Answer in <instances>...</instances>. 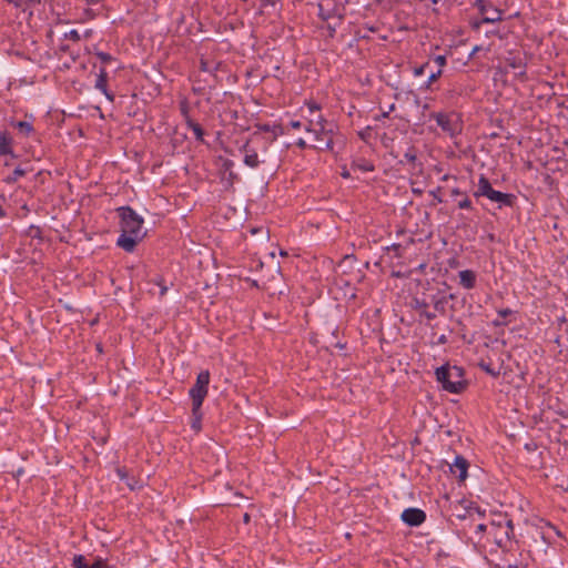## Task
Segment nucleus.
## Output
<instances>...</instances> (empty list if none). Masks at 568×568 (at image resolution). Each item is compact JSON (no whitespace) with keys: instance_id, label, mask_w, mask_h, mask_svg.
Returning a JSON list of instances; mask_svg holds the SVG:
<instances>
[{"instance_id":"f257e3e1","label":"nucleus","mask_w":568,"mask_h":568,"mask_svg":"<svg viewBox=\"0 0 568 568\" xmlns=\"http://www.w3.org/2000/svg\"><path fill=\"white\" fill-rule=\"evenodd\" d=\"M115 213L121 229L116 246L126 253H133L138 244L148 235V231H143L144 219L130 205L116 207Z\"/></svg>"},{"instance_id":"f03ea898","label":"nucleus","mask_w":568,"mask_h":568,"mask_svg":"<svg viewBox=\"0 0 568 568\" xmlns=\"http://www.w3.org/2000/svg\"><path fill=\"white\" fill-rule=\"evenodd\" d=\"M254 139L246 141L239 150L243 153V163L251 169H261V181L268 184V180L275 175L277 165L267 158L268 148L264 143L262 153L252 145Z\"/></svg>"},{"instance_id":"7ed1b4c3","label":"nucleus","mask_w":568,"mask_h":568,"mask_svg":"<svg viewBox=\"0 0 568 568\" xmlns=\"http://www.w3.org/2000/svg\"><path fill=\"white\" fill-rule=\"evenodd\" d=\"M465 374L463 366L452 365L449 362L435 369L436 382L443 390L450 394H462L468 388L469 382L465 378Z\"/></svg>"},{"instance_id":"20e7f679","label":"nucleus","mask_w":568,"mask_h":568,"mask_svg":"<svg viewBox=\"0 0 568 568\" xmlns=\"http://www.w3.org/2000/svg\"><path fill=\"white\" fill-rule=\"evenodd\" d=\"M476 199L487 197L491 202L498 204V209L504 206L514 207L517 203V196L513 193H504L493 187L489 179L485 174H480L478 179L477 190L473 194Z\"/></svg>"},{"instance_id":"39448f33","label":"nucleus","mask_w":568,"mask_h":568,"mask_svg":"<svg viewBox=\"0 0 568 568\" xmlns=\"http://www.w3.org/2000/svg\"><path fill=\"white\" fill-rule=\"evenodd\" d=\"M487 541L496 545L505 556L514 550V545L519 544L516 539L514 524L499 525L498 528L489 527Z\"/></svg>"},{"instance_id":"423d86ee","label":"nucleus","mask_w":568,"mask_h":568,"mask_svg":"<svg viewBox=\"0 0 568 568\" xmlns=\"http://www.w3.org/2000/svg\"><path fill=\"white\" fill-rule=\"evenodd\" d=\"M417 286L420 287L416 290L415 293L410 295L408 306L410 310L417 312V311H424L425 308H430L432 306V300H436L437 293L439 292V288L432 286L429 281H417Z\"/></svg>"},{"instance_id":"0eeeda50","label":"nucleus","mask_w":568,"mask_h":568,"mask_svg":"<svg viewBox=\"0 0 568 568\" xmlns=\"http://www.w3.org/2000/svg\"><path fill=\"white\" fill-rule=\"evenodd\" d=\"M430 118L435 119L437 125L450 138L460 134L463 131L464 122L459 112H437L432 113Z\"/></svg>"},{"instance_id":"6e6552de","label":"nucleus","mask_w":568,"mask_h":568,"mask_svg":"<svg viewBox=\"0 0 568 568\" xmlns=\"http://www.w3.org/2000/svg\"><path fill=\"white\" fill-rule=\"evenodd\" d=\"M211 374L207 369L201 371L195 379L194 385L189 389V396L192 403L203 404L207 394Z\"/></svg>"},{"instance_id":"1a4fd4ad","label":"nucleus","mask_w":568,"mask_h":568,"mask_svg":"<svg viewBox=\"0 0 568 568\" xmlns=\"http://www.w3.org/2000/svg\"><path fill=\"white\" fill-rule=\"evenodd\" d=\"M474 6L483 16V23H496L503 20V11L494 7L491 2H487L486 0H476Z\"/></svg>"},{"instance_id":"9d476101","label":"nucleus","mask_w":568,"mask_h":568,"mask_svg":"<svg viewBox=\"0 0 568 568\" xmlns=\"http://www.w3.org/2000/svg\"><path fill=\"white\" fill-rule=\"evenodd\" d=\"M222 165L220 172L221 182L224 184L225 190L233 189L234 183L240 181L237 173L233 171L234 162L231 159L222 158Z\"/></svg>"},{"instance_id":"9b49d317","label":"nucleus","mask_w":568,"mask_h":568,"mask_svg":"<svg viewBox=\"0 0 568 568\" xmlns=\"http://www.w3.org/2000/svg\"><path fill=\"white\" fill-rule=\"evenodd\" d=\"M503 62L506 68L518 70L516 73L518 78H526L527 62L519 51H508L504 57Z\"/></svg>"},{"instance_id":"f8f14e48","label":"nucleus","mask_w":568,"mask_h":568,"mask_svg":"<svg viewBox=\"0 0 568 568\" xmlns=\"http://www.w3.org/2000/svg\"><path fill=\"white\" fill-rule=\"evenodd\" d=\"M426 513L416 507H408L400 515L402 521L408 527H419L426 521Z\"/></svg>"},{"instance_id":"ddd939ff","label":"nucleus","mask_w":568,"mask_h":568,"mask_svg":"<svg viewBox=\"0 0 568 568\" xmlns=\"http://www.w3.org/2000/svg\"><path fill=\"white\" fill-rule=\"evenodd\" d=\"M34 168L31 163V161H22L20 162L12 172L4 175L2 178V182L6 184H14L17 181H19L21 178L26 176L27 174L33 172Z\"/></svg>"},{"instance_id":"4468645a","label":"nucleus","mask_w":568,"mask_h":568,"mask_svg":"<svg viewBox=\"0 0 568 568\" xmlns=\"http://www.w3.org/2000/svg\"><path fill=\"white\" fill-rule=\"evenodd\" d=\"M469 462L463 455H456L454 463L449 465L450 473L463 484L468 477Z\"/></svg>"},{"instance_id":"2eb2a0df","label":"nucleus","mask_w":568,"mask_h":568,"mask_svg":"<svg viewBox=\"0 0 568 568\" xmlns=\"http://www.w3.org/2000/svg\"><path fill=\"white\" fill-rule=\"evenodd\" d=\"M30 121H21L16 119H10L9 124L12 129L17 131V133L22 138H29L36 133V129L33 126L34 118L30 115Z\"/></svg>"},{"instance_id":"dca6fc26","label":"nucleus","mask_w":568,"mask_h":568,"mask_svg":"<svg viewBox=\"0 0 568 568\" xmlns=\"http://www.w3.org/2000/svg\"><path fill=\"white\" fill-rule=\"evenodd\" d=\"M13 138L8 131H0V155H9L11 159H18L12 149Z\"/></svg>"},{"instance_id":"f3484780","label":"nucleus","mask_w":568,"mask_h":568,"mask_svg":"<svg viewBox=\"0 0 568 568\" xmlns=\"http://www.w3.org/2000/svg\"><path fill=\"white\" fill-rule=\"evenodd\" d=\"M203 404L192 403L191 409V429L194 430L195 434H199L202 430V412Z\"/></svg>"},{"instance_id":"a211bd4d","label":"nucleus","mask_w":568,"mask_h":568,"mask_svg":"<svg viewBox=\"0 0 568 568\" xmlns=\"http://www.w3.org/2000/svg\"><path fill=\"white\" fill-rule=\"evenodd\" d=\"M318 18L323 21H328L332 18L338 19V24L344 20V14L339 12L338 6L334 3V6L329 9H326L324 4H318Z\"/></svg>"},{"instance_id":"6ab92c4d","label":"nucleus","mask_w":568,"mask_h":568,"mask_svg":"<svg viewBox=\"0 0 568 568\" xmlns=\"http://www.w3.org/2000/svg\"><path fill=\"white\" fill-rule=\"evenodd\" d=\"M115 473L121 480L125 481L126 486L131 490H135L142 487L139 479H136L134 476H129L126 467H116Z\"/></svg>"},{"instance_id":"aec40b11","label":"nucleus","mask_w":568,"mask_h":568,"mask_svg":"<svg viewBox=\"0 0 568 568\" xmlns=\"http://www.w3.org/2000/svg\"><path fill=\"white\" fill-rule=\"evenodd\" d=\"M459 276V284L471 290L476 286V278L477 275L473 270H463L458 274Z\"/></svg>"},{"instance_id":"412c9836","label":"nucleus","mask_w":568,"mask_h":568,"mask_svg":"<svg viewBox=\"0 0 568 568\" xmlns=\"http://www.w3.org/2000/svg\"><path fill=\"white\" fill-rule=\"evenodd\" d=\"M450 195L453 197L462 196V201H458V203H457V206L460 210H468V211H474L475 210V207L473 205V202L470 201V199L468 197L466 192L459 190L458 187H454L450 191Z\"/></svg>"},{"instance_id":"4be33fe9","label":"nucleus","mask_w":568,"mask_h":568,"mask_svg":"<svg viewBox=\"0 0 568 568\" xmlns=\"http://www.w3.org/2000/svg\"><path fill=\"white\" fill-rule=\"evenodd\" d=\"M430 302H432L433 310L436 313H438L440 315H445L446 314L447 304H448V297H445V292L439 290V292L437 293L436 300H432Z\"/></svg>"},{"instance_id":"5701e85b","label":"nucleus","mask_w":568,"mask_h":568,"mask_svg":"<svg viewBox=\"0 0 568 568\" xmlns=\"http://www.w3.org/2000/svg\"><path fill=\"white\" fill-rule=\"evenodd\" d=\"M255 126L260 132L273 133L272 141H274L277 136L283 135L285 133L284 128L281 123H276V124L257 123Z\"/></svg>"},{"instance_id":"b1692460","label":"nucleus","mask_w":568,"mask_h":568,"mask_svg":"<svg viewBox=\"0 0 568 568\" xmlns=\"http://www.w3.org/2000/svg\"><path fill=\"white\" fill-rule=\"evenodd\" d=\"M351 169L354 171L373 172L375 171V165L372 161L365 158H356L351 162Z\"/></svg>"},{"instance_id":"393cba45","label":"nucleus","mask_w":568,"mask_h":568,"mask_svg":"<svg viewBox=\"0 0 568 568\" xmlns=\"http://www.w3.org/2000/svg\"><path fill=\"white\" fill-rule=\"evenodd\" d=\"M305 131L314 133L315 140L320 143L323 142L326 132H332V128H326V125L314 128V120H308Z\"/></svg>"},{"instance_id":"a878e982","label":"nucleus","mask_w":568,"mask_h":568,"mask_svg":"<svg viewBox=\"0 0 568 568\" xmlns=\"http://www.w3.org/2000/svg\"><path fill=\"white\" fill-rule=\"evenodd\" d=\"M327 331L331 334V339H329V345L331 346H333L335 348H338V349H346L347 348V343L346 342H341L338 339L339 327L337 325H335V326H327Z\"/></svg>"},{"instance_id":"bb28decb","label":"nucleus","mask_w":568,"mask_h":568,"mask_svg":"<svg viewBox=\"0 0 568 568\" xmlns=\"http://www.w3.org/2000/svg\"><path fill=\"white\" fill-rule=\"evenodd\" d=\"M186 126H187V129L192 130V132L194 133L195 140L197 142L207 144L206 141L204 140L205 130L202 128V125L200 123H197L193 119H187Z\"/></svg>"},{"instance_id":"cd10ccee","label":"nucleus","mask_w":568,"mask_h":568,"mask_svg":"<svg viewBox=\"0 0 568 568\" xmlns=\"http://www.w3.org/2000/svg\"><path fill=\"white\" fill-rule=\"evenodd\" d=\"M416 313L418 315L417 322L419 324H425L426 326L434 328V326L430 325V322L437 316V313L434 310L430 311L429 308H425L424 311H417Z\"/></svg>"},{"instance_id":"c85d7f7f","label":"nucleus","mask_w":568,"mask_h":568,"mask_svg":"<svg viewBox=\"0 0 568 568\" xmlns=\"http://www.w3.org/2000/svg\"><path fill=\"white\" fill-rule=\"evenodd\" d=\"M405 163H408L412 165L413 169L417 165V151L414 145H410L407 151L404 153V159L398 161L399 165H405Z\"/></svg>"},{"instance_id":"c756f323","label":"nucleus","mask_w":568,"mask_h":568,"mask_svg":"<svg viewBox=\"0 0 568 568\" xmlns=\"http://www.w3.org/2000/svg\"><path fill=\"white\" fill-rule=\"evenodd\" d=\"M221 65H222V62L217 61L212 67L206 59L201 58L199 69H200V71L207 72V73L212 74L214 78H216V72L220 70Z\"/></svg>"},{"instance_id":"7c9ffc66","label":"nucleus","mask_w":568,"mask_h":568,"mask_svg":"<svg viewBox=\"0 0 568 568\" xmlns=\"http://www.w3.org/2000/svg\"><path fill=\"white\" fill-rule=\"evenodd\" d=\"M478 367L485 372L487 375L491 376L493 378H497L499 377L500 375V368L501 366H499L498 368H496L491 362H486L484 359H481L479 363H478Z\"/></svg>"},{"instance_id":"2f4dec72","label":"nucleus","mask_w":568,"mask_h":568,"mask_svg":"<svg viewBox=\"0 0 568 568\" xmlns=\"http://www.w3.org/2000/svg\"><path fill=\"white\" fill-rule=\"evenodd\" d=\"M108 79L109 75L105 68L101 67L95 80L94 88L99 91H105V89L108 88Z\"/></svg>"},{"instance_id":"473e14b6","label":"nucleus","mask_w":568,"mask_h":568,"mask_svg":"<svg viewBox=\"0 0 568 568\" xmlns=\"http://www.w3.org/2000/svg\"><path fill=\"white\" fill-rule=\"evenodd\" d=\"M468 509L470 511V521H475V516L479 519H484L486 517V509H481L475 501L468 500Z\"/></svg>"},{"instance_id":"72a5a7b5","label":"nucleus","mask_w":568,"mask_h":568,"mask_svg":"<svg viewBox=\"0 0 568 568\" xmlns=\"http://www.w3.org/2000/svg\"><path fill=\"white\" fill-rule=\"evenodd\" d=\"M514 524L513 519L508 516V514H499L497 516V519H491L489 523V527L491 528H498L499 525H508Z\"/></svg>"},{"instance_id":"f704fd0d","label":"nucleus","mask_w":568,"mask_h":568,"mask_svg":"<svg viewBox=\"0 0 568 568\" xmlns=\"http://www.w3.org/2000/svg\"><path fill=\"white\" fill-rule=\"evenodd\" d=\"M24 235L31 239H37L40 242H43L42 229L38 225H30L26 231Z\"/></svg>"},{"instance_id":"c9c22d12","label":"nucleus","mask_w":568,"mask_h":568,"mask_svg":"<svg viewBox=\"0 0 568 568\" xmlns=\"http://www.w3.org/2000/svg\"><path fill=\"white\" fill-rule=\"evenodd\" d=\"M463 509L458 513H454V516L459 520H468L470 518V511L468 509V500L462 499L458 501Z\"/></svg>"},{"instance_id":"e433bc0d","label":"nucleus","mask_w":568,"mask_h":568,"mask_svg":"<svg viewBox=\"0 0 568 568\" xmlns=\"http://www.w3.org/2000/svg\"><path fill=\"white\" fill-rule=\"evenodd\" d=\"M72 567L73 568H90V564L88 562L84 555L77 554L72 558Z\"/></svg>"},{"instance_id":"4c0bfd02","label":"nucleus","mask_w":568,"mask_h":568,"mask_svg":"<svg viewBox=\"0 0 568 568\" xmlns=\"http://www.w3.org/2000/svg\"><path fill=\"white\" fill-rule=\"evenodd\" d=\"M450 320L454 321L456 324L457 334L460 336V338L463 341H466V332H467L466 324L462 321V318H454L453 315L450 316Z\"/></svg>"},{"instance_id":"58836bf2","label":"nucleus","mask_w":568,"mask_h":568,"mask_svg":"<svg viewBox=\"0 0 568 568\" xmlns=\"http://www.w3.org/2000/svg\"><path fill=\"white\" fill-rule=\"evenodd\" d=\"M314 149H317L320 151H329L334 153V140L333 138H328L326 140L323 139V142H320L318 145L313 146Z\"/></svg>"},{"instance_id":"ea45409f","label":"nucleus","mask_w":568,"mask_h":568,"mask_svg":"<svg viewBox=\"0 0 568 568\" xmlns=\"http://www.w3.org/2000/svg\"><path fill=\"white\" fill-rule=\"evenodd\" d=\"M151 283L160 287V297H163L166 294L168 286L165 285V281L162 275H156L154 278L151 280Z\"/></svg>"},{"instance_id":"a19ab883","label":"nucleus","mask_w":568,"mask_h":568,"mask_svg":"<svg viewBox=\"0 0 568 568\" xmlns=\"http://www.w3.org/2000/svg\"><path fill=\"white\" fill-rule=\"evenodd\" d=\"M442 69H438L436 72H432L425 84L420 85V89H432L433 83H435L442 77Z\"/></svg>"},{"instance_id":"79ce46f5","label":"nucleus","mask_w":568,"mask_h":568,"mask_svg":"<svg viewBox=\"0 0 568 568\" xmlns=\"http://www.w3.org/2000/svg\"><path fill=\"white\" fill-rule=\"evenodd\" d=\"M90 568H113V566L109 565L108 559L97 556L90 565Z\"/></svg>"},{"instance_id":"37998d69","label":"nucleus","mask_w":568,"mask_h":568,"mask_svg":"<svg viewBox=\"0 0 568 568\" xmlns=\"http://www.w3.org/2000/svg\"><path fill=\"white\" fill-rule=\"evenodd\" d=\"M387 252H394V255L392 257L399 258L403 256L404 247L399 243H394L387 247H385Z\"/></svg>"},{"instance_id":"c03bdc74","label":"nucleus","mask_w":568,"mask_h":568,"mask_svg":"<svg viewBox=\"0 0 568 568\" xmlns=\"http://www.w3.org/2000/svg\"><path fill=\"white\" fill-rule=\"evenodd\" d=\"M95 55L102 64H108L115 60L114 57H112L110 53L103 51H97Z\"/></svg>"},{"instance_id":"a18cd8bd","label":"nucleus","mask_w":568,"mask_h":568,"mask_svg":"<svg viewBox=\"0 0 568 568\" xmlns=\"http://www.w3.org/2000/svg\"><path fill=\"white\" fill-rule=\"evenodd\" d=\"M63 39L79 42L81 40V37H80V33L78 32V30L72 29L69 32L64 33Z\"/></svg>"},{"instance_id":"49530a36","label":"nucleus","mask_w":568,"mask_h":568,"mask_svg":"<svg viewBox=\"0 0 568 568\" xmlns=\"http://www.w3.org/2000/svg\"><path fill=\"white\" fill-rule=\"evenodd\" d=\"M180 111L184 118L185 124H187V119H192V118L190 115V108H189V104L186 101H183L180 103Z\"/></svg>"},{"instance_id":"de8ad7c7","label":"nucleus","mask_w":568,"mask_h":568,"mask_svg":"<svg viewBox=\"0 0 568 568\" xmlns=\"http://www.w3.org/2000/svg\"><path fill=\"white\" fill-rule=\"evenodd\" d=\"M442 190H443L442 186H437L435 190H430L428 192L429 195L433 196L434 201H436V203H443L444 202L443 197L440 196Z\"/></svg>"},{"instance_id":"09e8293b","label":"nucleus","mask_w":568,"mask_h":568,"mask_svg":"<svg viewBox=\"0 0 568 568\" xmlns=\"http://www.w3.org/2000/svg\"><path fill=\"white\" fill-rule=\"evenodd\" d=\"M428 67H429V62H425L418 67H415L413 70L414 75L415 77L423 75Z\"/></svg>"},{"instance_id":"8fccbe9b","label":"nucleus","mask_w":568,"mask_h":568,"mask_svg":"<svg viewBox=\"0 0 568 568\" xmlns=\"http://www.w3.org/2000/svg\"><path fill=\"white\" fill-rule=\"evenodd\" d=\"M313 120H314V128H321L322 125H326V128H328V122L322 114H318Z\"/></svg>"},{"instance_id":"3c124183","label":"nucleus","mask_w":568,"mask_h":568,"mask_svg":"<svg viewBox=\"0 0 568 568\" xmlns=\"http://www.w3.org/2000/svg\"><path fill=\"white\" fill-rule=\"evenodd\" d=\"M306 105H307L311 114H314L315 112L321 110V105L317 102H315L314 100L307 101Z\"/></svg>"},{"instance_id":"603ef678","label":"nucleus","mask_w":568,"mask_h":568,"mask_svg":"<svg viewBox=\"0 0 568 568\" xmlns=\"http://www.w3.org/2000/svg\"><path fill=\"white\" fill-rule=\"evenodd\" d=\"M434 61L438 64L439 69L447 64V58L445 54H439L434 58Z\"/></svg>"},{"instance_id":"864d4df0","label":"nucleus","mask_w":568,"mask_h":568,"mask_svg":"<svg viewBox=\"0 0 568 568\" xmlns=\"http://www.w3.org/2000/svg\"><path fill=\"white\" fill-rule=\"evenodd\" d=\"M448 337L445 334L437 336L436 341L433 342L435 345H446L448 343Z\"/></svg>"},{"instance_id":"5fc2aeb1","label":"nucleus","mask_w":568,"mask_h":568,"mask_svg":"<svg viewBox=\"0 0 568 568\" xmlns=\"http://www.w3.org/2000/svg\"><path fill=\"white\" fill-rule=\"evenodd\" d=\"M488 530H489V525H486V524H478L476 526V530L475 532L476 534H484V532H487L488 534Z\"/></svg>"},{"instance_id":"6e6d98bb","label":"nucleus","mask_w":568,"mask_h":568,"mask_svg":"<svg viewBox=\"0 0 568 568\" xmlns=\"http://www.w3.org/2000/svg\"><path fill=\"white\" fill-rule=\"evenodd\" d=\"M514 313L510 308H501L497 311L498 316L506 318L507 316H510Z\"/></svg>"},{"instance_id":"4d7b16f0","label":"nucleus","mask_w":568,"mask_h":568,"mask_svg":"<svg viewBox=\"0 0 568 568\" xmlns=\"http://www.w3.org/2000/svg\"><path fill=\"white\" fill-rule=\"evenodd\" d=\"M371 126H367L365 130L361 131L358 133L359 138L364 141H366L371 136Z\"/></svg>"},{"instance_id":"13d9d810","label":"nucleus","mask_w":568,"mask_h":568,"mask_svg":"<svg viewBox=\"0 0 568 568\" xmlns=\"http://www.w3.org/2000/svg\"><path fill=\"white\" fill-rule=\"evenodd\" d=\"M295 145H296L298 149H301V150H305V149H307V148H312V146H311V145H308V144L306 143V141H305L304 139H302V138H300V139L295 142Z\"/></svg>"},{"instance_id":"bf43d9fd","label":"nucleus","mask_w":568,"mask_h":568,"mask_svg":"<svg viewBox=\"0 0 568 568\" xmlns=\"http://www.w3.org/2000/svg\"><path fill=\"white\" fill-rule=\"evenodd\" d=\"M10 474L12 475V477L14 479L18 480L24 474V468L23 467H19L17 470L10 471Z\"/></svg>"},{"instance_id":"052dcab7","label":"nucleus","mask_w":568,"mask_h":568,"mask_svg":"<svg viewBox=\"0 0 568 568\" xmlns=\"http://www.w3.org/2000/svg\"><path fill=\"white\" fill-rule=\"evenodd\" d=\"M288 126L294 130H298L302 128V122L300 120H292L288 123Z\"/></svg>"},{"instance_id":"680f3d73","label":"nucleus","mask_w":568,"mask_h":568,"mask_svg":"<svg viewBox=\"0 0 568 568\" xmlns=\"http://www.w3.org/2000/svg\"><path fill=\"white\" fill-rule=\"evenodd\" d=\"M101 92L105 95V98H106L109 101H111V102H113V101H114L115 95H114V93H113V92H111L108 88L105 89V91H101Z\"/></svg>"},{"instance_id":"e2e57ef3","label":"nucleus","mask_w":568,"mask_h":568,"mask_svg":"<svg viewBox=\"0 0 568 568\" xmlns=\"http://www.w3.org/2000/svg\"><path fill=\"white\" fill-rule=\"evenodd\" d=\"M337 26H339V24L338 23H336V24L327 23V30H328L331 37H334Z\"/></svg>"},{"instance_id":"0e129e2a","label":"nucleus","mask_w":568,"mask_h":568,"mask_svg":"<svg viewBox=\"0 0 568 568\" xmlns=\"http://www.w3.org/2000/svg\"><path fill=\"white\" fill-rule=\"evenodd\" d=\"M58 49L60 52L70 53V45L67 43H61Z\"/></svg>"},{"instance_id":"69168bd1","label":"nucleus","mask_w":568,"mask_h":568,"mask_svg":"<svg viewBox=\"0 0 568 568\" xmlns=\"http://www.w3.org/2000/svg\"><path fill=\"white\" fill-rule=\"evenodd\" d=\"M341 176H342L343 179H346V180H347V179H351V173H349V171L347 170V168H346V166H343V168H342Z\"/></svg>"},{"instance_id":"338daca9","label":"nucleus","mask_w":568,"mask_h":568,"mask_svg":"<svg viewBox=\"0 0 568 568\" xmlns=\"http://www.w3.org/2000/svg\"><path fill=\"white\" fill-rule=\"evenodd\" d=\"M536 448H537V445L534 442L525 444V449L528 452H534Z\"/></svg>"},{"instance_id":"774afa93","label":"nucleus","mask_w":568,"mask_h":568,"mask_svg":"<svg viewBox=\"0 0 568 568\" xmlns=\"http://www.w3.org/2000/svg\"><path fill=\"white\" fill-rule=\"evenodd\" d=\"M497 568H520L519 567V564L517 560H515L514 562H510V564H507V566H497Z\"/></svg>"}]
</instances>
